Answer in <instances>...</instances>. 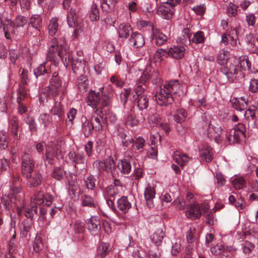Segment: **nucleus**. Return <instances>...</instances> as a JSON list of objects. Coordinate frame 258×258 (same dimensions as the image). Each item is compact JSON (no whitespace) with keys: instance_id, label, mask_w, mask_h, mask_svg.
I'll list each match as a JSON object with an SVG mask.
<instances>
[{"instance_id":"nucleus-1","label":"nucleus","mask_w":258,"mask_h":258,"mask_svg":"<svg viewBox=\"0 0 258 258\" xmlns=\"http://www.w3.org/2000/svg\"><path fill=\"white\" fill-rule=\"evenodd\" d=\"M186 92V88L184 89L178 81H170L166 83L163 88L161 89L154 98L159 105H167L173 102V94L181 97L185 95Z\"/></svg>"},{"instance_id":"nucleus-2","label":"nucleus","mask_w":258,"mask_h":258,"mask_svg":"<svg viewBox=\"0 0 258 258\" xmlns=\"http://www.w3.org/2000/svg\"><path fill=\"white\" fill-rule=\"evenodd\" d=\"M67 42L64 37H54L50 41V47L46 57V62H52V64H57L59 59L66 53Z\"/></svg>"},{"instance_id":"nucleus-3","label":"nucleus","mask_w":258,"mask_h":258,"mask_svg":"<svg viewBox=\"0 0 258 258\" xmlns=\"http://www.w3.org/2000/svg\"><path fill=\"white\" fill-rule=\"evenodd\" d=\"M151 70V66H148L139 81L138 86L135 88L134 92L133 93V98L137 100V105L140 110L146 109L149 105V98L147 96L143 94V93L146 86L144 83L150 77L152 76L149 73Z\"/></svg>"},{"instance_id":"nucleus-4","label":"nucleus","mask_w":258,"mask_h":258,"mask_svg":"<svg viewBox=\"0 0 258 258\" xmlns=\"http://www.w3.org/2000/svg\"><path fill=\"white\" fill-rule=\"evenodd\" d=\"M209 206L207 204H199L196 202L190 203L187 207L186 216L191 220H195L199 218L203 213L207 217V222L210 225L214 224V219L213 215L207 214Z\"/></svg>"},{"instance_id":"nucleus-5","label":"nucleus","mask_w":258,"mask_h":258,"mask_svg":"<svg viewBox=\"0 0 258 258\" xmlns=\"http://www.w3.org/2000/svg\"><path fill=\"white\" fill-rule=\"evenodd\" d=\"M233 135L229 134L228 132L225 134L226 140L229 144L238 142L240 137L244 135L246 128L244 124L239 123L233 126Z\"/></svg>"},{"instance_id":"nucleus-6","label":"nucleus","mask_w":258,"mask_h":258,"mask_svg":"<svg viewBox=\"0 0 258 258\" xmlns=\"http://www.w3.org/2000/svg\"><path fill=\"white\" fill-rule=\"evenodd\" d=\"M60 147L58 145L51 143L47 145L46 147L45 157L46 160L49 163H51L52 160L55 157L57 159L62 158L63 156V151L59 149Z\"/></svg>"},{"instance_id":"nucleus-7","label":"nucleus","mask_w":258,"mask_h":258,"mask_svg":"<svg viewBox=\"0 0 258 258\" xmlns=\"http://www.w3.org/2000/svg\"><path fill=\"white\" fill-rule=\"evenodd\" d=\"M19 203L16 204L17 205V213L18 216H20L24 212L26 217L32 218L37 213V207L35 205H32L31 207L29 208L26 206V203L24 200H22V202L19 200Z\"/></svg>"},{"instance_id":"nucleus-8","label":"nucleus","mask_w":258,"mask_h":258,"mask_svg":"<svg viewBox=\"0 0 258 258\" xmlns=\"http://www.w3.org/2000/svg\"><path fill=\"white\" fill-rule=\"evenodd\" d=\"M57 74L54 73L53 77L50 79L49 85L48 87L47 96L49 97H53L57 96L60 91L61 82L57 77Z\"/></svg>"},{"instance_id":"nucleus-9","label":"nucleus","mask_w":258,"mask_h":258,"mask_svg":"<svg viewBox=\"0 0 258 258\" xmlns=\"http://www.w3.org/2000/svg\"><path fill=\"white\" fill-rule=\"evenodd\" d=\"M94 165L95 166L99 171H105L109 173H113L115 168V164L113 158L109 157L104 161H96Z\"/></svg>"},{"instance_id":"nucleus-10","label":"nucleus","mask_w":258,"mask_h":258,"mask_svg":"<svg viewBox=\"0 0 258 258\" xmlns=\"http://www.w3.org/2000/svg\"><path fill=\"white\" fill-rule=\"evenodd\" d=\"M99 90L100 94L101 93V105L103 106H108L111 100L114 97L113 87L110 85H108L105 87H100Z\"/></svg>"},{"instance_id":"nucleus-11","label":"nucleus","mask_w":258,"mask_h":258,"mask_svg":"<svg viewBox=\"0 0 258 258\" xmlns=\"http://www.w3.org/2000/svg\"><path fill=\"white\" fill-rule=\"evenodd\" d=\"M34 164L31 156L27 154H24L22 156V173L28 178L33 170Z\"/></svg>"},{"instance_id":"nucleus-12","label":"nucleus","mask_w":258,"mask_h":258,"mask_svg":"<svg viewBox=\"0 0 258 258\" xmlns=\"http://www.w3.org/2000/svg\"><path fill=\"white\" fill-rule=\"evenodd\" d=\"M254 106H251L244 111V118L252 127L258 128V114Z\"/></svg>"},{"instance_id":"nucleus-13","label":"nucleus","mask_w":258,"mask_h":258,"mask_svg":"<svg viewBox=\"0 0 258 258\" xmlns=\"http://www.w3.org/2000/svg\"><path fill=\"white\" fill-rule=\"evenodd\" d=\"M174 12V7L170 6L165 2L160 3L158 5L157 11L158 15L165 19H170Z\"/></svg>"},{"instance_id":"nucleus-14","label":"nucleus","mask_w":258,"mask_h":258,"mask_svg":"<svg viewBox=\"0 0 258 258\" xmlns=\"http://www.w3.org/2000/svg\"><path fill=\"white\" fill-rule=\"evenodd\" d=\"M151 41L153 44L159 46L164 44L167 40V37L158 29L153 27Z\"/></svg>"},{"instance_id":"nucleus-15","label":"nucleus","mask_w":258,"mask_h":258,"mask_svg":"<svg viewBox=\"0 0 258 258\" xmlns=\"http://www.w3.org/2000/svg\"><path fill=\"white\" fill-rule=\"evenodd\" d=\"M128 44L135 48L142 47L145 44V38L141 33L132 32L128 39Z\"/></svg>"},{"instance_id":"nucleus-16","label":"nucleus","mask_w":258,"mask_h":258,"mask_svg":"<svg viewBox=\"0 0 258 258\" xmlns=\"http://www.w3.org/2000/svg\"><path fill=\"white\" fill-rule=\"evenodd\" d=\"M222 132V129L221 126H214L212 124H209L207 130L208 136L210 138H213L215 142L218 144L220 143L223 140L221 136Z\"/></svg>"},{"instance_id":"nucleus-17","label":"nucleus","mask_w":258,"mask_h":258,"mask_svg":"<svg viewBox=\"0 0 258 258\" xmlns=\"http://www.w3.org/2000/svg\"><path fill=\"white\" fill-rule=\"evenodd\" d=\"M87 229L93 234H96L99 232L101 229L100 220L97 216H92L89 218L87 222Z\"/></svg>"},{"instance_id":"nucleus-18","label":"nucleus","mask_w":258,"mask_h":258,"mask_svg":"<svg viewBox=\"0 0 258 258\" xmlns=\"http://www.w3.org/2000/svg\"><path fill=\"white\" fill-rule=\"evenodd\" d=\"M199 156L202 160L211 162L213 158V149L208 145L204 146L199 151Z\"/></svg>"},{"instance_id":"nucleus-19","label":"nucleus","mask_w":258,"mask_h":258,"mask_svg":"<svg viewBox=\"0 0 258 258\" xmlns=\"http://www.w3.org/2000/svg\"><path fill=\"white\" fill-rule=\"evenodd\" d=\"M101 117L103 119V123L114 124L117 121L116 114L110 110H103L101 112Z\"/></svg>"},{"instance_id":"nucleus-20","label":"nucleus","mask_w":258,"mask_h":258,"mask_svg":"<svg viewBox=\"0 0 258 258\" xmlns=\"http://www.w3.org/2000/svg\"><path fill=\"white\" fill-rule=\"evenodd\" d=\"M144 197L148 207L153 208L154 206L153 199L155 197L154 188L150 186L147 187L145 189Z\"/></svg>"},{"instance_id":"nucleus-21","label":"nucleus","mask_w":258,"mask_h":258,"mask_svg":"<svg viewBox=\"0 0 258 258\" xmlns=\"http://www.w3.org/2000/svg\"><path fill=\"white\" fill-rule=\"evenodd\" d=\"M87 103L92 107H95L99 104H101V96L100 92L97 93L94 91H90L88 94Z\"/></svg>"},{"instance_id":"nucleus-22","label":"nucleus","mask_w":258,"mask_h":258,"mask_svg":"<svg viewBox=\"0 0 258 258\" xmlns=\"http://www.w3.org/2000/svg\"><path fill=\"white\" fill-rule=\"evenodd\" d=\"M185 49L182 46H174L170 48L168 51V55L172 57L178 59L183 57Z\"/></svg>"},{"instance_id":"nucleus-23","label":"nucleus","mask_w":258,"mask_h":258,"mask_svg":"<svg viewBox=\"0 0 258 258\" xmlns=\"http://www.w3.org/2000/svg\"><path fill=\"white\" fill-rule=\"evenodd\" d=\"M68 158L75 164H84L85 162V157L83 152L76 154L74 152H70L66 157V159Z\"/></svg>"},{"instance_id":"nucleus-24","label":"nucleus","mask_w":258,"mask_h":258,"mask_svg":"<svg viewBox=\"0 0 258 258\" xmlns=\"http://www.w3.org/2000/svg\"><path fill=\"white\" fill-rule=\"evenodd\" d=\"M3 26L6 38L8 39H11V35L15 33L16 28L13 22L10 20L6 21Z\"/></svg>"},{"instance_id":"nucleus-25","label":"nucleus","mask_w":258,"mask_h":258,"mask_svg":"<svg viewBox=\"0 0 258 258\" xmlns=\"http://www.w3.org/2000/svg\"><path fill=\"white\" fill-rule=\"evenodd\" d=\"M117 208L123 213H126L132 207L126 197L122 196L117 201Z\"/></svg>"},{"instance_id":"nucleus-26","label":"nucleus","mask_w":258,"mask_h":258,"mask_svg":"<svg viewBox=\"0 0 258 258\" xmlns=\"http://www.w3.org/2000/svg\"><path fill=\"white\" fill-rule=\"evenodd\" d=\"M247 105L248 100L245 97H241L238 99H236L232 102L233 107L240 112L246 109Z\"/></svg>"},{"instance_id":"nucleus-27","label":"nucleus","mask_w":258,"mask_h":258,"mask_svg":"<svg viewBox=\"0 0 258 258\" xmlns=\"http://www.w3.org/2000/svg\"><path fill=\"white\" fill-rule=\"evenodd\" d=\"M42 23V19L39 15H34L30 19L29 23V25L31 26L35 29V34L37 35L40 34V27Z\"/></svg>"},{"instance_id":"nucleus-28","label":"nucleus","mask_w":258,"mask_h":258,"mask_svg":"<svg viewBox=\"0 0 258 258\" xmlns=\"http://www.w3.org/2000/svg\"><path fill=\"white\" fill-rule=\"evenodd\" d=\"M132 31V29L128 24L122 23L119 25L118 34L119 37L123 39L127 38Z\"/></svg>"},{"instance_id":"nucleus-29","label":"nucleus","mask_w":258,"mask_h":258,"mask_svg":"<svg viewBox=\"0 0 258 258\" xmlns=\"http://www.w3.org/2000/svg\"><path fill=\"white\" fill-rule=\"evenodd\" d=\"M118 170L123 174H128L132 168L131 163L126 159H121L117 163Z\"/></svg>"},{"instance_id":"nucleus-30","label":"nucleus","mask_w":258,"mask_h":258,"mask_svg":"<svg viewBox=\"0 0 258 258\" xmlns=\"http://www.w3.org/2000/svg\"><path fill=\"white\" fill-rule=\"evenodd\" d=\"M173 159L181 167L184 166L188 161V157L187 155L179 152H174L173 155Z\"/></svg>"},{"instance_id":"nucleus-31","label":"nucleus","mask_w":258,"mask_h":258,"mask_svg":"<svg viewBox=\"0 0 258 258\" xmlns=\"http://www.w3.org/2000/svg\"><path fill=\"white\" fill-rule=\"evenodd\" d=\"M16 203H18V202L15 201L12 198L10 199L9 197H3L1 202V208L7 210H10L11 208L13 210L14 208H17V205H16Z\"/></svg>"},{"instance_id":"nucleus-32","label":"nucleus","mask_w":258,"mask_h":258,"mask_svg":"<svg viewBox=\"0 0 258 258\" xmlns=\"http://www.w3.org/2000/svg\"><path fill=\"white\" fill-rule=\"evenodd\" d=\"M27 178L28 184L34 187L38 185L41 183L42 176L39 172H34L33 174L31 173Z\"/></svg>"},{"instance_id":"nucleus-33","label":"nucleus","mask_w":258,"mask_h":258,"mask_svg":"<svg viewBox=\"0 0 258 258\" xmlns=\"http://www.w3.org/2000/svg\"><path fill=\"white\" fill-rule=\"evenodd\" d=\"M67 22L70 27L75 28L78 27L76 11L73 8L70 9L67 15Z\"/></svg>"},{"instance_id":"nucleus-34","label":"nucleus","mask_w":258,"mask_h":258,"mask_svg":"<svg viewBox=\"0 0 258 258\" xmlns=\"http://www.w3.org/2000/svg\"><path fill=\"white\" fill-rule=\"evenodd\" d=\"M124 120L126 124L134 126L138 124L139 121L136 117V115L134 112L130 110L129 112L124 115Z\"/></svg>"},{"instance_id":"nucleus-35","label":"nucleus","mask_w":258,"mask_h":258,"mask_svg":"<svg viewBox=\"0 0 258 258\" xmlns=\"http://www.w3.org/2000/svg\"><path fill=\"white\" fill-rule=\"evenodd\" d=\"M165 234L161 229H157L151 236V240L156 245H160L163 240Z\"/></svg>"},{"instance_id":"nucleus-36","label":"nucleus","mask_w":258,"mask_h":258,"mask_svg":"<svg viewBox=\"0 0 258 258\" xmlns=\"http://www.w3.org/2000/svg\"><path fill=\"white\" fill-rule=\"evenodd\" d=\"M148 123L150 126H154L160 124V118L155 110L150 111L147 117Z\"/></svg>"},{"instance_id":"nucleus-37","label":"nucleus","mask_w":258,"mask_h":258,"mask_svg":"<svg viewBox=\"0 0 258 258\" xmlns=\"http://www.w3.org/2000/svg\"><path fill=\"white\" fill-rule=\"evenodd\" d=\"M83 121L82 126V131L85 137H89L93 130V126L92 125L91 122L88 120L86 117L82 118Z\"/></svg>"},{"instance_id":"nucleus-38","label":"nucleus","mask_w":258,"mask_h":258,"mask_svg":"<svg viewBox=\"0 0 258 258\" xmlns=\"http://www.w3.org/2000/svg\"><path fill=\"white\" fill-rule=\"evenodd\" d=\"M102 120L101 115L99 116L92 115L91 123L93 126V129L97 131L101 130L103 127Z\"/></svg>"},{"instance_id":"nucleus-39","label":"nucleus","mask_w":258,"mask_h":258,"mask_svg":"<svg viewBox=\"0 0 258 258\" xmlns=\"http://www.w3.org/2000/svg\"><path fill=\"white\" fill-rule=\"evenodd\" d=\"M239 66H238L239 67ZM237 66H221V71L228 78L231 77V75L237 73Z\"/></svg>"},{"instance_id":"nucleus-40","label":"nucleus","mask_w":258,"mask_h":258,"mask_svg":"<svg viewBox=\"0 0 258 258\" xmlns=\"http://www.w3.org/2000/svg\"><path fill=\"white\" fill-rule=\"evenodd\" d=\"M58 27V19L56 18H52L49 23L48 30L49 35L52 36L56 34Z\"/></svg>"},{"instance_id":"nucleus-41","label":"nucleus","mask_w":258,"mask_h":258,"mask_svg":"<svg viewBox=\"0 0 258 258\" xmlns=\"http://www.w3.org/2000/svg\"><path fill=\"white\" fill-rule=\"evenodd\" d=\"M246 182L243 177L238 176L232 180V184L235 189H240L245 186Z\"/></svg>"},{"instance_id":"nucleus-42","label":"nucleus","mask_w":258,"mask_h":258,"mask_svg":"<svg viewBox=\"0 0 258 258\" xmlns=\"http://www.w3.org/2000/svg\"><path fill=\"white\" fill-rule=\"evenodd\" d=\"M187 116V113L182 108L177 110L176 113L173 115V118L175 122L180 123L184 121Z\"/></svg>"},{"instance_id":"nucleus-43","label":"nucleus","mask_w":258,"mask_h":258,"mask_svg":"<svg viewBox=\"0 0 258 258\" xmlns=\"http://www.w3.org/2000/svg\"><path fill=\"white\" fill-rule=\"evenodd\" d=\"M110 244L108 243L102 242L98 247V255L101 258L104 257L111 250Z\"/></svg>"},{"instance_id":"nucleus-44","label":"nucleus","mask_w":258,"mask_h":258,"mask_svg":"<svg viewBox=\"0 0 258 258\" xmlns=\"http://www.w3.org/2000/svg\"><path fill=\"white\" fill-rule=\"evenodd\" d=\"M117 0H100L102 8L104 11L109 12L113 9Z\"/></svg>"},{"instance_id":"nucleus-45","label":"nucleus","mask_w":258,"mask_h":258,"mask_svg":"<svg viewBox=\"0 0 258 258\" xmlns=\"http://www.w3.org/2000/svg\"><path fill=\"white\" fill-rule=\"evenodd\" d=\"M89 81L86 77L84 76H81L78 79V88L82 92L87 91L88 88Z\"/></svg>"},{"instance_id":"nucleus-46","label":"nucleus","mask_w":258,"mask_h":258,"mask_svg":"<svg viewBox=\"0 0 258 258\" xmlns=\"http://www.w3.org/2000/svg\"><path fill=\"white\" fill-rule=\"evenodd\" d=\"M229 53L227 50H222L217 56V62L219 64H226Z\"/></svg>"},{"instance_id":"nucleus-47","label":"nucleus","mask_w":258,"mask_h":258,"mask_svg":"<svg viewBox=\"0 0 258 258\" xmlns=\"http://www.w3.org/2000/svg\"><path fill=\"white\" fill-rule=\"evenodd\" d=\"M51 113L54 115H57L59 119L62 117L63 110L60 102L55 101L53 107L51 109Z\"/></svg>"},{"instance_id":"nucleus-48","label":"nucleus","mask_w":258,"mask_h":258,"mask_svg":"<svg viewBox=\"0 0 258 258\" xmlns=\"http://www.w3.org/2000/svg\"><path fill=\"white\" fill-rule=\"evenodd\" d=\"M197 236L198 234L195 228L192 226L190 227L186 234V240L187 242L189 244L192 243L197 238Z\"/></svg>"},{"instance_id":"nucleus-49","label":"nucleus","mask_w":258,"mask_h":258,"mask_svg":"<svg viewBox=\"0 0 258 258\" xmlns=\"http://www.w3.org/2000/svg\"><path fill=\"white\" fill-rule=\"evenodd\" d=\"M44 194L42 192H38L35 194L31 198V205H40L44 203Z\"/></svg>"},{"instance_id":"nucleus-50","label":"nucleus","mask_w":258,"mask_h":258,"mask_svg":"<svg viewBox=\"0 0 258 258\" xmlns=\"http://www.w3.org/2000/svg\"><path fill=\"white\" fill-rule=\"evenodd\" d=\"M205 39V37L204 33L202 31H199L194 33V36L192 38L191 41L195 43L198 44L204 42Z\"/></svg>"},{"instance_id":"nucleus-51","label":"nucleus","mask_w":258,"mask_h":258,"mask_svg":"<svg viewBox=\"0 0 258 258\" xmlns=\"http://www.w3.org/2000/svg\"><path fill=\"white\" fill-rule=\"evenodd\" d=\"M90 18L91 21H94L99 19V10L96 3H93L90 11Z\"/></svg>"},{"instance_id":"nucleus-52","label":"nucleus","mask_w":258,"mask_h":258,"mask_svg":"<svg viewBox=\"0 0 258 258\" xmlns=\"http://www.w3.org/2000/svg\"><path fill=\"white\" fill-rule=\"evenodd\" d=\"M12 191L15 196L12 197L15 201L19 203V201L20 200L21 202L22 200H24L23 194L21 193V188L19 186H15L13 187Z\"/></svg>"},{"instance_id":"nucleus-53","label":"nucleus","mask_w":258,"mask_h":258,"mask_svg":"<svg viewBox=\"0 0 258 258\" xmlns=\"http://www.w3.org/2000/svg\"><path fill=\"white\" fill-rule=\"evenodd\" d=\"M13 22L16 28L23 27L27 23V19L23 16L19 15Z\"/></svg>"},{"instance_id":"nucleus-54","label":"nucleus","mask_w":258,"mask_h":258,"mask_svg":"<svg viewBox=\"0 0 258 258\" xmlns=\"http://www.w3.org/2000/svg\"><path fill=\"white\" fill-rule=\"evenodd\" d=\"M77 110L74 108H72L69 110L67 114V119H66V124L68 126H71L73 123L76 115Z\"/></svg>"},{"instance_id":"nucleus-55","label":"nucleus","mask_w":258,"mask_h":258,"mask_svg":"<svg viewBox=\"0 0 258 258\" xmlns=\"http://www.w3.org/2000/svg\"><path fill=\"white\" fill-rule=\"evenodd\" d=\"M155 141L153 140L151 141V145L154 146L151 147L148 152V155L149 158L153 159H157L158 156V150L157 147L155 146Z\"/></svg>"},{"instance_id":"nucleus-56","label":"nucleus","mask_w":258,"mask_h":258,"mask_svg":"<svg viewBox=\"0 0 258 258\" xmlns=\"http://www.w3.org/2000/svg\"><path fill=\"white\" fill-rule=\"evenodd\" d=\"M8 134L6 132H0V148L5 149L8 147Z\"/></svg>"},{"instance_id":"nucleus-57","label":"nucleus","mask_w":258,"mask_h":258,"mask_svg":"<svg viewBox=\"0 0 258 258\" xmlns=\"http://www.w3.org/2000/svg\"><path fill=\"white\" fill-rule=\"evenodd\" d=\"M191 36L189 34V29H184L183 31V34L181 37V43L185 45L190 44L191 42Z\"/></svg>"},{"instance_id":"nucleus-58","label":"nucleus","mask_w":258,"mask_h":258,"mask_svg":"<svg viewBox=\"0 0 258 258\" xmlns=\"http://www.w3.org/2000/svg\"><path fill=\"white\" fill-rule=\"evenodd\" d=\"M95 183L96 179L92 175L89 176L85 180V186L89 189H93L95 187Z\"/></svg>"},{"instance_id":"nucleus-59","label":"nucleus","mask_w":258,"mask_h":258,"mask_svg":"<svg viewBox=\"0 0 258 258\" xmlns=\"http://www.w3.org/2000/svg\"><path fill=\"white\" fill-rule=\"evenodd\" d=\"M145 144V139L142 137H139L138 138H136L134 142H133V146H134L135 150H139L143 148Z\"/></svg>"},{"instance_id":"nucleus-60","label":"nucleus","mask_w":258,"mask_h":258,"mask_svg":"<svg viewBox=\"0 0 258 258\" xmlns=\"http://www.w3.org/2000/svg\"><path fill=\"white\" fill-rule=\"evenodd\" d=\"M82 205L83 206L93 207L95 205L94 201L91 197L85 195L82 198Z\"/></svg>"},{"instance_id":"nucleus-61","label":"nucleus","mask_w":258,"mask_h":258,"mask_svg":"<svg viewBox=\"0 0 258 258\" xmlns=\"http://www.w3.org/2000/svg\"><path fill=\"white\" fill-rule=\"evenodd\" d=\"M78 190H79V185L76 182H69V192L70 196H71L72 198L76 196V195Z\"/></svg>"},{"instance_id":"nucleus-62","label":"nucleus","mask_w":258,"mask_h":258,"mask_svg":"<svg viewBox=\"0 0 258 258\" xmlns=\"http://www.w3.org/2000/svg\"><path fill=\"white\" fill-rule=\"evenodd\" d=\"M49 66H38L34 69V74L37 77L39 76L43 75L44 73H47V69Z\"/></svg>"},{"instance_id":"nucleus-63","label":"nucleus","mask_w":258,"mask_h":258,"mask_svg":"<svg viewBox=\"0 0 258 258\" xmlns=\"http://www.w3.org/2000/svg\"><path fill=\"white\" fill-rule=\"evenodd\" d=\"M38 121L45 127L50 123V119L47 113H42L40 115Z\"/></svg>"},{"instance_id":"nucleus-64","label":"nucleus","mask_w":258,"mask_h":258,"mask_svg":"<svg viewBox=\"0 0 258 258\" xmlns=\"http://www.w3.org/2000/svg\"><path fill=\"white\" fill-rule=\"evenodd\" d=\"M27 95L26 90L25 86L20 85L18 91L17 102L23 101Z\"/></svg>"}]
</instances>
